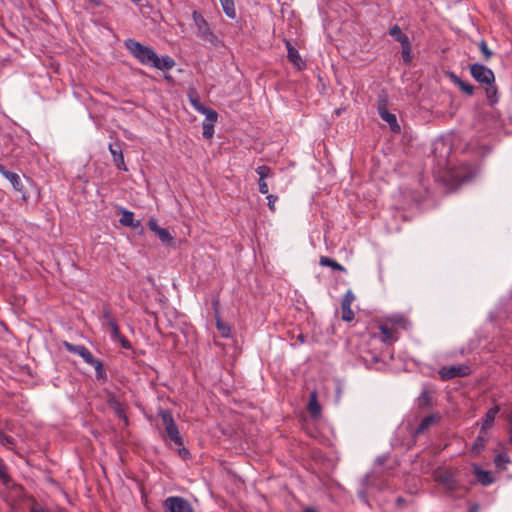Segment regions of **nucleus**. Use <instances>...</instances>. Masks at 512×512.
I'll return each instance as SVG.
<instances>
[{
	"instance_id": "f257e3e1",
	"label": "nucleus",
	"mask_w": 512,
	"mask_h": 512,
	"mask_svg": "<svg viewBox=\"0 0 512 512\" xmlns=\"http://www.w3.org/2000/svg\"><path fill=\"white\" fill-rule=\"evenodd\" d=\"M124 45L131 55L143 65L152 66L154 60L157 59V54L151 47L145 46L134 39H127Z\"/></svg>"
},
{
	"instance_id": "f03ea898",
	"label": "nucleus",
	"mask_w": 512,
	"mask_h": 512,
	"mask_svg": "<svg viewBox=\"0 0 512 512\" xmlns=\"http://www.w3.org/2000/svg\"><path fill=\"white\" fill-rule=\"evenodd\" d=\"M192 17L198 30V36L203 41L210 43L214 47H218L221 44V40L211 31L203 16L197 11H194Z\"/></svg>"
},
{
	"instance_id": "7ed1b4c3",
	"label": "nucleus",
	"mask_w": 512,
	"mask_h": 512,
	"mask_svg": "<svg viewBox=\"0 0 512 512\" xmlns=\"http://www.w3.org/2000/svg\"><path fill=\"white\" fill-rule=\"evenodd\" d=\"M162 423L165 427L167 437L174 442L177 446L183 445V439L180 436L179 430L173 419L170 410H161L159 413Z\"/></svg>"
},
{
	"instance_id": "20e7f679",
	"label": "nucleus",
	"mask_w": 512,
	"mask_h": 512,
	"mask_svg": "<svg viewBox=\"0 0 512 512\" xmlns=\"http://www.w3.org/2000/svg\"><path fill=\"white\" fill-rule=\"evenodd\" d=\"M434 478L436 482L440 483L450 493H454L459 486L455 472L452 469L436 471Z\"/></svg>"
},
{
	"instance_id": "39448f33",
	"label": "nucleus",
	"mask_w": 512,
	"mask_h": 512,
	"mask_svg": "<svg viewBox=\"0 0 512 512\" xmlns=\"http://www.w3.org/2000/svg\"><path fill=\"white\" fill-rule=\"evenodd\" d=\"M163 507L168 512H193L191 503L180 496H170L163 502Z\"/></svg>"
},
{
	"instance_id": "423d86ee",
	"label": "nucleus",
	"mask_w": 512,
	"mask_h": 512,
	"mask_svg": "<svg viewBox=\"0 0 512 512\" xmlns=\"http://www.w3.org/2000/svg\"><path fill=\"white\" fill-rule=\"evenodd\" d=\"M470 73L472 77L482 84H493L495 82L494 72L480 63L470 65Z\"/></svg>"
},
{
	"instance_id": "0eeeda50",
	"label": "nucleus",
	"mask_w": 512,
	"mask_h": 512,
	"mask_svg": "<svg viewBox=\"0 0 512 512\" xmlns=\"http://www.w3.org/2000/svg\"><path fill=\"white\" fill-rule=\"evenodd\" d=\"M378 114L381 119L388 123L390 130L394 133H400L401 128L397 122L396 115L387 109V100L380 98L378 101Z\"/></svg>"
},
{
	"instance_id": "6e6552de",
	"label": "nucleus",
	"mask_w": 512,
	"mask_h": 512,
	"mask_svg": "<svg viewBox=\"0 0 512 512\" xmlns=\"http://www.w3.org/2000/svg\"><path fill=\"white\" fill-rule=\"evenodd\" d=\"M471 373L470 367L467 365H452L441 368L439 374L442 380H450L456 377H465Z\"/></svg>"
},
{
	"instance_id": "1a4fd4ad",
	"label": "nucleus",
	"mask_w": 512,
	"mask_h": 512,
	"mask_svg": "<svg viewBox=\"0 0 512 512\" xmlns=\"http://www.w3.org/2000/svg\"><path fill=\"white\" fill-rule=\"evenodd\" d=\"M0 173L11 183L13 188L22 194V198L24 200L27 199L25 194L23 180L28 181V179L23 176L21 177L19 174L7 170L3 165L0 164Z\"/></svg>"
},
{
	"instance_id": "9d476101",
	"label": "nucleus",
	"mask_w": 512,
	"mask_h": 512,
	"mask_svg": "<svg viewBox=\"0 0 512 512\" xmlns=\"http://www.w3.org/2000/svg\"><path fill=\"white\" fill-rule=\"evenodd\" d=\"M148 226L151 231H153L160 241L166 245H173L174 238L166 228H161L158 226L157 221L155 219H150L148 222Z\"/></svg>"
},
{
	"instance_id": "9b49d317",
	"label": "nucleus",
	"mask_w": 512,
	"mask_h": 512,
	"mask_svg": "<svg viewBox=\"0 0 512 512\" xmlns=\"http://www.w3.org/2000/svg\"><path fill=\"white\" fill-rule=\"evenodd\" d=\"M355 300L352 291H347L341 303L342 320L350 322L354 319V312L351 309V304Z\"/></svg>"
},
{
	"instance_id": "f8f14e48",
	"label": "nucleus",
	"mask_w": 512,
	"mask_h": 512,
	"mask_svg": "<svg viewBox=\"0 0 512 512\" xmlns=\"http://www.w3.org/2000/svg\"><path fill=\"white\" fill-rule=\"evenodd\" d=\"M63 346L67 351L79 355L87 364L93 361L94 356L85 346L74 345L67 341L63 342Z\"/></svg>"
},
{
	"instance_id": "ddd939ff",
	"label": "nucleus",
	"mask_w": 512,
	"mask_h": 512,
	"mask_svg": "<svg viewBox=\"0 0 512 512\" xmlns=\"http://www.w3.org/2000/svg\"><path fill=\"white\" fill-rule=\"evenodd\" d=\"M109 151L113 157V162L119 170L127 171L124 162L122 147L118 142L109 144Z\"/></svg>"
},
{
	"instance_id": "4468645a",
	"label": "nucleus",
	"mask_w": 512,
	"mask_h": 512,
	"mask_svg": "<svg viewBox=\"0 0 512 512\" xmlns=\"http://www.w3.org/2000/svg\"><path fill=\"white\" fill-rule=\"evenodd\" d=\"M440 419V416L438 414H431L426 417H424L418 427L414 430L413 436L417 437L421 434H423L425 431H427L432 425L437 423Z\"/></svg>"
},
{
	"instance_id": "2eb2a0df",
	"label": "nucleus",
	"mask_w": 512,
	"mask_h": 512,
	"mask_svg": "<svg viewBox=\"0 0 512 512\" xmlns=\"http://www.w3.org/2000/svg\"><path fill=\"white\" fill-rule=\"evenodd\" d=\"M110 329L111 336L114 340L118 341L124 349H131V343L124 337L119 330L117 322H113L107 325Z\"/></svg>"
},
{
	"instance_id": "dca6fc26",
	"label": "nucleus",
	"mask_w": 512,
	"mask_h": 512,
	"mask_svg": "<svg viewBox=\"0 0 512 512\" xmlns=\"http://www.w3.org/2000/svg\"><path fill=\"white\" fill-rule=\"evenodd\" d=\"M307 409L312 418H318L321 415V406L318 402V393L316 390L310 393Z\"/></svg>"
},
{
	"instance_id": "f3484780",
	"label": "nucleus",
	"mask_w": 512,
	"mask_h": 512,
	"mask_svg": "<svg viewBox=\"0 0 512 512\" xmlns=\"http://www.w3.org/2000/svg\"><path fill=\"white\" fill-rule=\"evenodd\" d=\"M192 105L200 112H202L203 114H205L206 116V120L204 122H207V123H213L215 124V122L217 121V118H218V114L215 110L211 109V108H208V107H204L201 105L200 101L195 99V100H192Z\"/></svg>"
},
{
	"instance_id": "a211bd4d",
	"label": "nucleus",
	"mask_w": 512,
	"mask_h": 512,
	"mask_svg": "<svg viewBox=\"0 0 512 512\" xmlns=\"http://www.w3.org/2000/svg\"><path fill=\"white\" fill-rule=\"evenodd\" d=\"M121 218L119 219V223L123 226L132 227L134 229L141 226L139 220H134V213L128 211L126 209H120Z\"/></svg>"
},
{
	"instance_id": "6ab92c4d",
	"label": "nucleus",
	"mask_w": 512,
	"mask_h": 512,
	"mask_svg": "<svg viewBox=\"0 0 512 512\" xmlns=\"http://www.w3.org/2000/svg\"><path fill=\"white\" fill-rule=\"evenodd\" d=\"M473 472L477 480L484 486H488L494 482L490 472L482 470L477 464H473Z\"/></svg>"
},
{
	"instance_id": "aec40b11",
	"label": "nucleus",
	"mask_w": 512,
	"mask_h": 512,
	"mask_svg": "<svg viewBox=\"0 0 512 512\" xmlns=\"http://www.w3.org/2000/svg\"><path fill=\"white\" fill-rule=\"evenodd\" d=\"M152 66L162 71L170 70L175 66V61L168 55L161 58L157 56V59L154 60Z\"/></svg>"
},
{
	"instance_id": "412c9836",
	"label": "nucleus",
	"mask_w": 512,
	"mask_h": 512,
	"mask_svg": "<svg viewBox=\"0 0 512 512\" xmlns=\"http://www.w3.org/2000/svg\"><path fill=\"white\" fill-rule=\"evenodd\" d=\"M287 57L291 63L301 69L304 63L302 62L299 52L291 45L290 42H287Z\"/></svg>"
},
{
	"instance_id": "4be33fe9",
	"label": "nucleus",
	"mask_w": 512,
	"mask_h": 512,
	"mask_svg": "<svg viewBox=\"0 0 512 512\" xmlns=\"http://www.w3.org/2000/svg\"><path fill=\"white\" fill-rule=\"evenodd\" d=\"M498 411H499L498 406H494L487 411V413L485 415V419L481 426V433H484L488 428H490L493 425L495 416L498 413Z\"/></svg>"
},
{
	"instance_id": "5701e85b",
	"label": "nucleus",
	"mask_w": 512,
	"mask_h": 512,
	"mask_svg": "<svg viewBox=\"0 0 512 512\" xmlns=\"http://www.w3.org/2000/svg\"><path fill=\"white\" fill-rule=\"evenodd\" d=\"M486 442V437L483 435V433L480 432V434L476 437L471 446V453H473L474 455H479L484 450Z\"/></svg>"
},
{
	"instance_id": "b1692460",
	"label": "nucleus",
	"mask_w": 512,
	"mask_h": 512,
	"mask_svg": "<svg viewBox=\"0 0 512 512\" xmlns=\"http://www.w3.org/2000/svg\"><path fill=\"white\" fill-rule=\"evenodd\" d=\"M451 79L452 81L467 95L471 96L474 93V86L464 82L461 78H459L457 75L451 73Z\"/></svg>"
},
{
	"instance_id": "393cba45",
	"label": "nucleus",
	"mask_w": 512,
	"mask_h": 512,
	"mask_svg": "<svg viewBox=\"0 0 512 512\" xmlns=\"http://www.w3.org/2000/svg\"><path fill=\"white\" fill-rule=\"evenodd\" d=\"M488 87L485 89L486 97L489 105L493 106L498 102V89L493 84H487Z\"/></svg>"
},
{
	"instance_id": "a878e982",
	"label": "nucleus",
	"mask_w": 512,
	"mask_h": 512,
	"mask_svg": "<svg viewBox=\"0 0 512 512\" xmlns=\"http://www.w3.org/2000/svg\"><path fill=\"white\" fill-rule=\"evenodd\" d=\"M88 364L95 368L96 378L98 380H106L107 374H106V371L104 369V365H103L102 361H100V360H98V359H96L94 357L93 361L91 363H88Z\"/></svg>"
},
{
	"instance_id": "bb28decb",
	"label": "nucleus",
	"mask_w": 512,
	"mask_h": 512,
	"mask_svg": "<svg viewBox=\"0 0 512 512\" xmlns=\"http://www.w3.org/2000/svg\"><path fill=\"white\" fill-rule=\"evenodd\" d=\"M389 34L400 44L409 40L408 36L402 33L401 28L398 25H394L390 28Z\"/></svg>"
},
{
	"instance_id": "cd10ccee",
	"label": "nucleus",
	"mask_w": 512,
	"mask_h": 512,
	"mask_svg": "<svg viewBox=\"0 0 512 512\" xmlns=\"http://www.w3.org/2000/svg\"><path fill=\"white\" fill-rule=\"evenodd\" d=\"M219 1L222 5V8H223V11L225 12V14L229 18L234 19L236 17L234 1L233 0H219Z\"/></svg>"
},
{
	"instance_id": "c85d7f7f",
	"label": "nucleus",
	"mask_w": 512,
	"mask_h": 512,
	"mask_svg": "<svg viewBox=\"0 0 512 512\" xmlns=\"http://www.w3.org/2000/svg\"><path fill=\"white\" fill-rule=\"evenodd\" d=\"M432 405V398L428 391L424 390L418 397V406L421 409L429 408Z\"/></svg>"
},
{
	"instance_id": "c756f323",
	"label": "nucleus",
	"mask_w": 512,
	"mask_h": 512,
	"mask_svg": "<svg viewBox=\"0 0 512 512\" xmlns=\"http://www.w3.org/2000/svg\"><path fill=\"white\" fill-rule=\"evenodd\" d=\"M320 264L322 266L331 267L334 270L345 271V268L341 264L326 256L320 258Z\"/></svg>"
},
{
	"instance_id": "7c9ffc66",
	"label": "nucleus",
	"mask_w": 512,
	"mask_h": 512,
	"mask_svg": "<svg viewBox=\"0 0 512 512\" xmlns=\"http://www.w3.org/2000/svg\"><path fill=\"white\" fill-rule=\"evenodd\" d=\"M494 463L498 468L506 469V465L510 463V457L507 453H499L494 458Z\"/></svg>"
},
{
	"instance_id": "2f4dec72",
	"label": "nucleus",
	"mask_w": 512,
	"mask_h": 512,
	"mask_svg": "<svg viewBox=\"0 0 512 512\" xmlns=\"http://www.w3.org/2000/svg\"><path fill=\"white\" fill-rule=\"evenodd\" d=\"M216 319V327L220 333V335L222 337H229L230 336V333H231V329H230V326L227 325L226 323H224L221 319H220V316H217Z\"/></svg>"
},
{
	"instance_id": "473e14b6",
	"label": "nucleus",
	"mask_w": 512,
	"mask_h": 512,
	"mask_svg": "<svg viewBox=\"0 0 512 512\" xmlns=\"http://www.w3.org/2000/svg\"><path fill=\"white\" fill-rule=\"evenodd\" d=\"M401 47H402V57H403V61L405 63H410L411 60H412V57H411V44H410V40L404 42L401 44Z\"/></svg>"
},
{
	"instance_id": "72a5a7b5",
	"label": "nucleus",
	"mask_w": 512,
	"mask_h": 512,
	"mask_svg": "<svg viewBox=\"0 0 512 512\" xmlns=\"http://www.w3.org/2000/svg\"><path fill=\"white\" fill-rule=\"evenodd\" d=\"M101 319L105 325H109L116 321L108 306H103Z\"/></svg>"
},
{
	"instance_id": "f704fd0d",
	"label": "nucleus",
	"mask_w": 512,
	"mask_h": 512,
	"mask_svg": "<svg viewBox=\"0 0 512 512\" xmlns=\"http://www.w3.org/2000/svg\"><path fill=\"white\" fill-rule=\"evenodd\" d=\"M256 173L259 175V179H264V180L273 175L271 168L266 165L257 167Z\"/></svg>"
},
{
	"instance_id": "c9c22d12",
	"label": "nucleus",
	"mask_w": 512,
	"mask_h": 512,
	"mask_svg": "<svg viewBox=\"0 0 512 512\" xmlns=\"http://www.w3.org/2000/svg\"><path fill=\"white\" fill-rule=\"evenodd\" d=\"M479 49H480L481 53L483 54L484 61H486V62L489 61L493 55V52L488 48V46L484 40H482L479 43Z\"/></svg>"
},
{
	"instance_id": "e433bc0d",
	"label": "nucleus",
	"mask_w": 512,
	"mask_h": 512,
	"mask_svg": "<svg viewBox=\"0 0 512 512\" xmlns=\"http://www.w3.org/2000/svg\"><path fill=\"white\" fill-rule=\"evenodd\" d=\"M214 134V124L213 123H203V137L206 139L212 138Z\"/></svg>"
},
{
	"instance_id": "4c0bfd02",
	"label": "nucleus",
	"mask_w": 512,
	"mask_h": 512,
	"mask_svg": "<svg viewBox=\"0 0 512 512\" xmlns=\"http://www.w3.org/2000/svg\"><path fill=\"white\" fill-rule=\"evenodd\" d=\"M0 443L3 446L11 447V446L14 445L15 440H14L13 437H11L9 435H6V434H4L3 432L0 431Z\"/></svg>"
},
{
	"instance_id": "58836bf2",
	"label": "nucleus",
	"mask_w": 512,
	"mask_h": 512,
	"mask_svg": "<svg viewBox=\"0 0 512 512\" xmlns=\"http://www.w3.org/2000/svg\"><path fill=\"white\" fill-rule=\"evenodd\" d=\"M31 505H30V511L31 512H48L44 507L39 505L34 498H30Z\"/></svg>"
},
{
	"instance_id": "ea45409f",
	"label": "nucleus",
	"mask_w": 512,
	"mask_h": 512,
	"mask_svg": "<svg viewBox=\"0 0 512 512\" xmlns=\"http://www.w3.org/2000/svg\"><path fill=\"white\" fill-rule=\"evenodd\" d=\"M381 333L384 336V341L391 340L393 337V330L389 328L388 326H381L380 327Z\"/></svg>"
},
{
	"instance_id": "a19ab883",
	"label": "nucleus",
	"mask_w": 512,
	"mask_h": 512,
	"mask_svg": "<svg viewBox=\"0 0 512 512\" xmlns=\"http://www.w3.org/2000/svg\"><path fill=\"white\" fill-rule=\"evenodd\" d=\"M278 197L272 194H267V200H268V207L269 209L274 212L276 210L275 203L277 201Z\"/></svg>"
},
{
	"instance_id": "79ce46f5",
	"label": "nucleus",
	"mask_w": 512,
	"mask_h": 512,
	"mask_svg": "<svg viewBox=\"0 0 512 512\" xmlns=\"http://www.w3.org/2000/svg\"><path fill=\"white\" fill-rule=\"evenodd\" d=\"M258 184H259V191H260V193L268 194L269 188H268V185L265 182V180L264 179H259Z\"/></svg>"
},
{
	"instance_id": "37998d69",
	"label": "nucleus",
	"mask_w": 512,
	"mask_h": 512,
	"mask_svg": "<svg viewBox=\"0 0 512 512\" xmlns=\"http://www.w3.org/2000/svg\"><path fill=\"white\" fill-rule=\"evenodd\" d=\"M219 306H220L219 299L218 298L213 299L212 300V308L214 310L215 318H217V316H219Z\"/></svg>"
},
{
	"instance_id": "c03bdc74",
	"label": "nucleus",
	"mask_w": 512,
	"mask_h": 512,
	"mask_svg": "<svg viewBox=\"0 0 512 512\" xmlns=\"http://www.w3.org/2000/svg\"><path fill=\"white\" fill-rule=\"evenodd\" d=\"M179 449H178V453L179 455L183 458V459H186L190 453L188 451V449H186L183 445L182 446H178Z\"/></svg>"
},
{
	"instance_id": "a18cd8bd",
	"label": "nucleus",
	"mask_w": 512,
	"mask_h": 512,
	"mask_svg": "<svg viewBox=\"0 0 512 512\" xmlns=\"http://www.w3.org/2000/svg\"><path fill=\"white\" fill-rule=\"evenodd\" d=\"M478 510H479V505L474 503V504L470 505L468 512H478Z\"/></svg>"
},
{
	"instance_id": "49530a36",
	"label": "nucleus",
	"mask_w": 512,
	"mask_h": 512,
	"mask_svg": "<svg viewBox=\"0 0 512 512\" xmlns=\"http://www.w3.org/2000/svg\"><path fill=\"white\" fill-rule=\"evenodd\" d=\"M116 412H117L120 416L124 415V411H123V409H122V407H121L120 403H117Z\"/></svg>"
},
{
	"instance_id": "de8ad7c7",
	"label": "nucleus",
	"mask_w": 512,
	"mask_h": 512,
	"mask_svg": "<svg viewBox=\"0 0 512 512\" xmlns=\"http://www.w3.org/2000/svg\"><path fill=\"white\" fill-rule=\"evenodd\" d=\"M93 6H100L102 4L101 0H88Z\"/></svg>"
},
{
	"instance_id": "09e8293b",
	"label": "nucleus",
	"mask_w": 512,
	"mask_h": 512,
	"mask_svg": "<svg viewBox=\"0 0 512 512\" xmlns=\"http://www.w3.org/2000/svg\"><path fill=\"white\" fill-rule=\"evenodd\" d=\"M405 502H406V501H405V499H404L403 497H397V499H396V503H397L398 505H402V504H404Z\"/></svg>"
},
{
	"instance_id": "8fccbe9b",
	"label": "nucleus",
	"mask_w": 512,
	"mask_h": 512,
	"mask_svg": "<svg viewBox=\"0 0 512 512\" xmlns=\"http://www.w3.org/2000/svg\"><path fill=\"white\" fill-rule=\"evenodd\" d=\"M509 422H510V425H511L509 441L512 444V414H511V417L509 419Z\"/></svg>"
},
{
	"instance_id": "3c124183",
	"label": "nucleus",
	"mask_w": 512,
	"mask_h": 512,
	"mask_svg": "<svg viewBox=\"0 0 512 512\" xmlns=\"http://www.w3.org/2000/svg\"><path fill=\"white\" fill-rule=\"evenodd\" d=\"M385 460H386V458H385V457H378L376 461H377V463H378L379 465H381V464H383V463H384V461H385Z\"/></svg>"
},
{
	"instance_id": "603ef678",
	"label": "nucleus",
	"mask_w": 512,
	"mask_h": 512,
	"mask_svg": "<svg viewBox=\"0 0 512 512\" xmlns=\"http://www.w3.org/2000/svg\"><path fill=\"white\" fill-rule=\"evenodd\" d=\"M302 512H317L314 508H306Z\"/></svg>"
},
{
	"instance_id": "864d4df0",
	"label": "nucleus",
	"mask_w": 512,
	"mask_h": 512,
	"mask_svg": "<svg viewBox=\"0 0 512 512\" xmlns=\"http://www.w3.org/2000/svg\"><path fill=\"white\" fill-rule=\"evenodd\" d=\"M341 112H342L341 108L335 110V114L338 116L341 114Z\"/></svg>"
},
{
	"instance_id": "5fc2aeb1",
	"label": "nucleus",
	"mask_w": 512,
	"mask_h": 512,
	"mask_svg": "<svg viewBox=\"0 0 512 512\" xmlns=\"http://www.w3.org/2000/svg\"><path fill=\"white\" fill-rule=\"evenodd\" d=\"M298 339H299L300 342H304V336L302 334H300L298 336Z\"/></svg>"
},
{
	"instance_id": "6e6d98bb",
	"label": "nucleus",
	"mask_w": 512,
	"mask_h": 512,
	"mask_svg": "<svg viewBox=\"0 0 512 512\" xmlns=\"http://www.w3.org/2000/svg\"><path fill=\"white\" fill-rule=\"evenodd\" d=\"M132 2H134L135 4H139L141 2V0H131Z\"/></svg>"
}]
</instances>
